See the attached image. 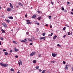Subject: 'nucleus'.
<instances>
[{"label": "nucleus", "mask_w": 73, "mask_h": 73, "mask_svg": "<svg viewBox=\"0 0 73 73\" xmlns=\"http://www.w3.org/2000/svg\"><path fill=\"white\" fill-rule=\"evenodd\" d=\"M0 64L1 66H4V67H7L8 66V64H3V63H0Z\"/></svg>", "instance_id": "obj_1"}, {"label": "nucleus", "mask_w": 73, "mask_h": 73, "mask_svg": "<svg viewBox=\"0 0 73 73\" xmlns=\"http://www.w3.org/2000/svg\"><path fill=\"white\" fill-rule=\"evenodd\" d=\"M2 25L5 28H6L7 27V25L6 24V23H2Z\"/></svg>", "instance_id": "obj_2"}, {"label": "nucleus", "mask_w": 73, "mask_h": 73, "mask_svg": "<svg viewBox=\"0 0 73 73\" xmlns=\"http://www.w3.org/2000/svg\"><path fill=\"white\" fill-rule=\"evenodd\" d=\"M36 54V52H32L31 54L30 55V56H32L35 55Z\"/></svg>", "instance_id": "obj_3"}, {"label": "nucleus", "mask_w": 73, "mask_h": 73, "mask_svg": "<svg viewBox=\"0 0 73 73\" xmlns=\"http://www.w3.org/2000/svg\"><path fill=\"white\" fill-rule=\"evenodd\" d=\"M7 23H9L10 22V20L9 19H5L4 20Z\"/></svg>", "instance_id": "obj_4"}, {"label": "nucleus", "mask_w": 73, "mask_h": 73, "mask_svg": "<svg viewBox=\"0 0 73 73\" xmlns=\"http://www.w3.org/2000/svg\"><path fill=\"white\" fill-rule=\"evenodd\" d=\"M52 56L53 57H54L56 56V54H55V53H52Z\"/></svg>", "instance_id": "obj_5"}, {"label": "nucleus", "mask_w": 73, "mask_h": 73, "mask_svg": "<svg viewBox=\"0 0 73 73\" xmlns=\"http://www.w3.org/2000/svg\"><path fill=\"white\" fill-rule=\"evenodd\" d=\"M65 66V69L66 70H68V64H66V66Z\"/></svg>", "instance_id": "obj_6"}, {"label": "nucleus", "mask_w": 73, "mask_h": 73, "mask_svg": "<svg viewBox=\"0 0 73 73\" xmlns=\"http://www.w3.org/2000/svg\"><path fill=\"white\" fill-rule=\"evenodd\" d=\"M15 50V52H16L19 51V50L17 49L16 48H14Z\"/></svg>", "instance_id": "obj_7"}, {"label": "nucleus", "mask_w": 73, "mask_h": 73, "mask_svg": "<svg viewBox=\"0 0 73 73\" xmlns=\"http://www.w3.org/2000/svg\"><path fill=\"white\" fill-rule=\"evenodd\" d=\"M36 17V15H35L32 16V18L33 19H35Z\"/></svg>", "instance_id": "obj_8"}, {"label": "nucleus", "mask_w": 73, "mask_h": 73, "mask_svg": "<svg viewBox=\"0 0 73 73\" xmlns=\"http://www.w3.org/2000/svg\"><path fill=\"white\" fill-rule=\"evenodd\" d=\"M41 19V16L38 17L37 19L38 20H40Z\"/></svg>", "instance_id": "obj_9"}, {"label": "nucleus", "mask_w": 73, "mask_h": 73, "mask_svg": "<svg viewBox=\"0 0 73 73\" xmlns=\"http://www.w3.org/2000/svg\"><path fill=\"white\" fill-rule=\"evenodd\" d=\"M1 31H2V33H5V30H4L1 29Z\"/></svg>", "instance_id": "obj_10"}, {"label": "nucleus", "mask_w": 73, "mask_h": 73, "mask_svg": "<svg viewBox=\"0 0 73 73\" xmlns=\"http://www.w3.org/2000/svg\"><path fill=\"white\" fill-rule=\"evenodd\" d=\"M8 18H9L10 19H13V18L12 16H11V17H8Z\"/></svg>", "instance_id": "obj_11"}, {"label": "nucleus", "mask_w": 73, "mask_h": 73, "mask_svg": "<svg viewBox=\"0 0 73 73\" xmlns=\"http://www.w3.org/2000/svg\"><path fill=\"white\" fill-rule=\"evenodd\" d=\"M7 10L8 11H11V9L10 8H9L7 9Z\"/></svg>", "instance_id": "obj_12"}, {"label": "nucleus", "mask_w": 73, "mask_h": 73, "mask_svg": "<svg viewBox=\"0 0 73 73\" xmlns=\"http://www.w3.org/2000/svg\"><path fill=\"white\" fill-rule=\"evenodd\" d=\"M52 63H56V62L55 61H53V60H52V61H50Z\"/></svg>", "instance_id": "obj_13"}, {"label": "nucleus", "mask_w": 73, "mask_h": 73, "mask_svg": "<svg viewBox=\"0 0 73 73\" xmlns=\"http://www.w3.org/2000/svg\"><path fill=\"white\" fill-rule=\"evenodd\" d=\"M33 63H35V64L36 63V60H34L33 61Z\"/></svg>", "instance_id": "obj_14"}, {"label": "nucleus", "mask_w": 73, "mask_h": 73, "mask_svg": "<svg viewBox=\"0 0 73 73\" xmlns=\"http://www.w3.org/2000/svg\"><path fill=\"white\" fill-rule=\"evenodd\" d=\"M19 62L20 63V64H21L22 65L23 63H22V61L21 60V59H20L19 60Z\"/></svg>", "instance_id": "obj_15"}, {"label": "nucleus", "mask_w": 73, "mask_h": 73, "mask_svg": "<svg viewBox=\"0 0 73 73\" xmlns=\"http://www.w3.org/2000/svg\"><path fill=\"white\" fill-rule=\"evenodd\" d=\"M18 4L20 5H21L22 6H23V5L21 3H19Z\"/></svg>", "instance_id": "obj_16"}, {"label": "nucleus", "mask_w": 73, "mask_h": 73, "mask_svg": "<svg viewBox=\"0 0 73 73\" xmlns=\"http://www.w3.org/2000/svg\"><path fill=\"white\" fill-rule=\"evenodd\" d=\"M57 36H54V37H53V39H56V37H57Z\"/></svg>", "instance_id": "obj_17"}, {"label": "nucleus", "mask_w": 73, "mask_h": 73, "mask_svg": "<svg viewBox=\"0 0 73 73\" xmlns=\"http://www.w3.org/2000/svg\"><path fill=\"white\" fill-rule=\"evenodd\" d=\"M8 54V53L7 52H5V55H7Z\"/></svg>", "instance_id": "obj_18"}, {"label": "nucleus", "mask_w": 73, "mask_h": 73, "mask_svg": "<svg viewBox=\"0 0 73 73\" xmlns=\"http://www.w3.org/2000/svg\"><path fill=\"white\" fill-rule=\"evenodd\" d=\"M27 24H31L32 23L31 22H27Z\"/></svg>", "instance_id": "obj_19"}, {"label": "nucleus", "mask_w": 73, "mask_h": 73, "mask_svg": "<svg viewBox=\"0 0 73 73\" xmlns=\"http://www.w3.org/2000/svg\"><path fill=\"white\" fill-rule=\"evenodd\" d=\"M46 71V70H43L42 72V73H45V71Z\"/></svg>", "instance_id": "obj_20"}, {"label": "nucleus", "mask_w": 73, "mask_h": 73, "mask_svg": "<svg viewBox=\"0 0 73 73\" xmlns=\"http://www.w3.org/2000/svg\"><path fill=\"white\" fill-rule=\"evenodd\" d=\"M53 35V33H52L51 34H49V36H51Z\"/></svg>", "instance_id": "obj_21"}, {"label": "nucleus", "mask_w": 73, "mask_h": 73, "mask_svg": "<svg viewBox=\"0 0 73 73\" xmlns=\"http://www.w3.org/2000/svg\"><path fill=\"white\" fill-rule=\"evenodd\" d=\"M39 68V66H37L36 67V69H38Z\"/></svg>", "instance_id": "obj_22"}, {"label": "nucleus", "mask_w": 73, "mask_h": 73, "mask_svg": "<svg viewBox=\"0 0 73 73\" xmlns=\"http://www.w3.org/2000/svg\"><path fill=\"white\" fill-rule=\"evenodd\" d=\"M42 35L43 36H44L45 35V33H42Z\"/></svg>", "instance_id": "obj_23"}, {"label": "nucleus", "mask_w": 73, "mask_h": 73, "mask_svg": "<svg viewBox=\"0 0 73 73\" xmlns=\"http://www.w3.org/2000/svg\"><path fill=\"white\" fill-rule=\"evenodd\" d=\"M68 35H71L70 33V32H69L68 34Z\"/></svg>", "instance_id": "obj_24"}, {"label": "nucleus", "mask_w": 73, "mask_h": 73, "mask_svg": "<svg viewBox=\"0 0 73 73\" xmlns=\"http://www.w3.org/2000/svg\"><path fill=\"white\" fill-rule=\"evenodd\" d=\"M13 42L14 43H15V44H17V43L14 40H13Z\"/></svg>", "instance_id": "obj_25"}, {"label": "nucleus", "mask_w": 73, "mask_h": 73, "mask_svg": "<svg viewBox=\"0 0 73 73\" xmlns=\"http://www.w3.org/2000/svg\"><path fill=\"white\" fill-rule=\"evenodd\" d=\"M66 29V27H64L63 28V30L64 31H65Z\"/></svg>", "instance_id": "obj_26"}, {"label": "nucleus", "mask_w": 73, "mask_h": 73, "mask_svg": "<svg viewBox=\"0 0 73 73\" xmlns=\"http://www.w3.org/2000/svg\"><path fill=\"white\" fill-rule=\"evenodd\" d=\"M26 21H27V22H30V21L29 20H26Z\"/></svg>", "instance_id": "obj_27"}, {"label": "nucleus", "mask_w": 73, "mask_h": 73, "mask_svg": "<svg viewBox=\"0 0 73 73\" xmlns=\"http://www.w3.org/2000/svg\"><path fill=\"white\" fill-rule=\"evenodd\" d=\"M0 39L1 40H3L4 39V38L2 37H1Z\"/></svg>", "instance_id": "obj_28"}, {"label": "nucleus", "mask_w": 73, "mask_h": 73, "mask_svg": "<svg viewBox=\"0 0 73 73\" xmlns=\"http://www.w3.org/2000/svg\"><path fill=\"white\" fill-rule=\"evenodd\" d=\"M62 11H64V7H62Z\"/></svg>", "instance_id": "obj_29"}, {"label": "nucleus", "mask_w": 73, "mask_h": 73, "mask_svg": "<svg viewBox=\"0 0 73 73\" xmlns=\"http://www.w3.org/2000/svg\"><path fill=\"white\" fill-rule=\"evenodd\" d=\"M48 17H49V19H51V16H49Z\"/></svg>", "instance_id": "obj_30"}, {"label": "nucleus", "mask_w": 73, "mask_h": 73, "mask_svg": "<svg viewBox=\"0 0 73 73\" xmlns=\"http://www.w3.org/2000/svg\"><path fill=\"white\" fill-rule=\"evenodd\" d=\"M42 39H43L44 40H45V37H42Z\"/></svg>", "instance_id": "obj_31"}, {"label": "nucleus", "mask_w": 73, "mask_h": 73, "mask_svg": "<svg viewBox=\"0 0 73 73\" xmlns=\"http://www.w3.org/2000/svg\"><path fill=\"white\" fill-rule=\"evenodd\" d=\"M57 45L58 46H59V47H61V46H60L59 44H58Z\"/></svg>", "instance_id": "obj_32"}, {"label": "nucleus", "mask_w": 73, "mask_h": 73, "mask_svg": "<svg viewBox=\"0 0 73 73\" xmlns=\"http://www.w3.org/2000/svg\"><path fill=\"white\" fill-rule=\"evenodd\" d=\"M38 56L39 58H41V54H39V55Z\"/></svg>", "instance_id": "obj_33"}, {"label": "nucleus", "mask_w": 73, "mask_h": 73, "mask_svg": "<svg viewBox=\"0 0 73 73\" xmlns=\"http://www.w3.org/2000/svg\"><path fill=\"white\" fill-rule=\"evenodd\" d=\"M10 7H11V8L13 9V6H12V5L10 6Z\"/></svg>", "instance_id": "obj_34"}, {"label": "nucleus", "mask_w": 73, "mask_h": 73, "mask_svg": "<svg viewBox=\"0 0 73 73\" xmlns=\"http://www.w3.org/2000/svg\"><path fill=\"white\" fill-rule=\"evenodd\" d=\"M10 70L11 71H14V70H13V68H11V70Z\"/></svg>", "instance_id": "obj_35"}, {"label": "nucleus", "mask_w": 73, "mask_h": 73, "mask_svg": "<svg viewBox=\"0 0 73 73\" xmlns=\"http://www.w3.org/2000/svg\"><path fill=\"white\" fill-rule=\"evenodd\" d=\"M63 63L64 64H66V62L65 61H63Z\"/></svg>", "instance_id": "obj_36"}, {"label": "nucleus", "mask_w": 73, "mask_h": 73, "mask_svg": "<svg viewBox=\"0 0 73 73\" xmlns=\"http://www.w3.org/2000/svg\"><path fill=\"white\" fill-rule=\"evenodd\" d=\"M27 13L26 14V15H25V17H26V18L27 17Z\"/></svg>", "instance_id": "obj_37"}, {"label": "nucleus", "mask_w": 73, "mask_h": 73, "mask_svg": "<svg viewBox=\"0 0 73 73\" xmlns=\"http://www.w3.org/2000/svg\"><path fill=\"white\" fill-rule=\"evenodd\" d=\"M70 4V2H67V5H68L69 4Z\"/></svg>", "instance_id": "obj_38"}, {"label": "nucleus", "mask_w": 73, "mask_h": 73, "mask_svg": "<svg viewBox=\"0 0 73 73\" xmlns=\"http://www.w3.org/2000/svg\"><path fill=\"white\" fill-rule=\"evenodd\" d=\"M18 64H19V66H20L21 65V64H20V63L19 61H18Z\"/></svg>", "instance_id": "obj_39"}, {"label": "nucleus", "mask_w": 73, "mask_h": 73, "mask_svg": "<svg viewBox=\"0 0 73 73\" xmlns=\"http://www.w3.org/2000/svg\"><path fill=\"white\" fill-rule=\"evenodd\" d=\"M6 51V50H5V49H4L3 50V51L4 52H5Z\"/></svg>", "instance_id": "obj_40"}, {"label": "nucleus", "mask_w": 73, "mask_h": 73, "mask_svg": "<svg viewBox=\"0 0 73 73\" xmlns=\"http://www.w3.org/2000/svg\"><path fill=\"white\" fill-rule=\"evenodd\" d=\"M9 4H10V6L12 5V4H11V3H10Z\"/></svg>", "instance_id": "obj_41"}, {"label": "nucleus", "mask_w": 73, "mask_h": 73, "mask_svg": "<svg viewBox=\"0 0 73 73\" xmlns=\"http://www.w3.org/2000/svg\"><path fill=\"white\" fill-rule=\"evenodd\" d=\"M9 4H10V6L12 5V4H11V3H10Z\"/></svg>", "instance_id": "obj_42"}, {"label": "nucleus", "mask_w": 73, "mask_h": 73, "mask_svg": "<svg viewBox=\"0 0 73 73\" xmlns=\"http://www.w3.org/2000/svg\"><path fill=\"white\" fill-rule=\"evenodd\" d=\"M15 57L16 58H18V56H17V55L15 56Z\"/></svg>", "instance_id": "obj_43"}, {"label": "nucleus", "mask_w": 73, "mask_h": 73, "mask_svg": "<svg viewBox=\"0 0 73 73\" xmlns=\"http://www.w3.org/2000/svg\"><path fill=\"white\" fill-rule=\"evenodd\" d=\"M39 39H40V40L42 39V37H40V38Z\"/></svg>", "instance_id": "obj_44"}, {"label": "nucleus", "mask_w": 73, "mask_h": 73, "mask_svg": "<svg viewBox=\"0 0 73 73\" xmlns=\"http://www.w3.org/2000/svg\"><path fill=\"white\" fill-rule=\"evenodd\" d=\"M29 41H31V42H32V40H31V39H30L29 40Z\"/></svg>", "instance_id": "obj_45"}, {"label": "nucleus", "mask_w": 73, "mask_h": 73, "mask_svg": "<svg viewBox=\"0 0 73 73\" xmlns=\"http://www.w3.org/2000/svg\"><path fill=\"white\" fill-rule=\"evenodd\" d=\"M51 3L52 4V5H53L54 3L52 2V1H51Z\"/></svg>", "instance_id": "obj_46"}, {"label": "nucleus", "mask_w": 73, "mask_h": 73, "mask_svg": "<svg viewBox=\"0 0 73 73\" xmlns=\"http://www.w3.org/2000/svg\"><path fill=\"white\" fill-rule=\"evenodd\" d=\"M22 42H25V40H22Z\"/></svg>", "instance_id": "obj_47"}, {"label": "nucleus", "mask_w": 73, "mask_h": 73, "mask_svg": "<svg viewBox=\"0 0 73 73\" xmlns=\"http://www.w3.org/2000/svg\"><path fill=\"white\" fill-rule=\"evenodd\" d=\"M46 25V26L47 27H48V25L47 24H46V25Z\"/></svg>", "instance_id": "obj_48"}, {"label": "nucleus", "mask_w": 73, "mask_h": 73, "mask_svg": "<svg viewBox=\"0 0 73 73\" xmlns=\"http://www.w3.org/2000/svg\"><path fill=\"white\" fill-rule=\"evenodd\" d=\"M30 44L31 45H32L33 44L32 43H30Z\"/></svg>", "instance_id": "obj_49"}, {"label": "nucleus", "mask_w": 73, "mask_h": 73, "mask_svg": "<svg viewBox=\"0 0 73 73\" xmlns=\"http://www.w3.org/2000/svg\"><path fill=\"white\" fill-rule=\"evenodd\" d=\"M32 38L33 39H35V38L34 37H32Z\"/></svg>", "instance_id": "obj_50"}, {"label": "nucleus", "mask_w": 73, "mask_h": 73, "mask_svg": "<svg viewBox=\"0 0 73 73\" xmlns=\"http://www.w3.org/2000/svg\"><path fill=\"white\" fill-rule=\"evenodd\" d=\"M13 52V50H10V53H12Z\"/></svg>", "instance_id": "obj_51"}, {"label": "nucleus", "mask_w": 73, "mask_h": 73, "mask_svg": "<svg viewBox=\"0 0 73 73\" xmlns=\"http://www.w3.org/2000/svg\"><path fill=\"white\" fill-rule=\"evenodd\" d=\"M29 32H26V34L28 35V34H29Z\"/></svg>", "instance_id": "obj_52"}, {"label": "nucleus", "mask_w": 73, "mask_h": 73, "mask_svg": "<svg viewBox=\"0 0 73 73\" xmlns=\"http://www.w3.org/2000/svg\"><path fill=\"white\" fill-rule=\"evenodd\" d=\"M39 70L40 72H41V71H42V70H41V69H39Z\"/></svg>", "instance_id": "obj_53"}, {"label": "nucleus", "mask_w": 73, "mask_h": 73, "mask_svg": "<svg viewBox=\"0 0 73 73\" xmlns=\"http://www.w3.org/2000/svg\"><path fill=\"white\" fill-rule=\"evenodd\" d=\"M66 36V35H64V36H63V37L64 38H65Z\"/></svg>", "instance_id": "obj_54"}, {"label": "nucleus", "mask_w": 73, "mask_h": 73, "mask_svg": "<svg viewBox=\"0 0 73 73\" xmlns=\"http://www.w3.org/2000/svg\"><path fill=\"white\" fill-rule=\"evenodd\" d=\"M37 12H38V13H40V11H37Z\"/></svg>", "instance_id": "obj_55"}, {"label": "nucleus", "mask_w": 73, "mask_h": 73, "mask_svg": "<svg viewBox=\"0 0 73 73\" xmlns=\"http://www.w3.org/2000/svg\"><path fill=\"white\" fill-rule=\"evenodd\" d=\"M71 69H72V70L73 71V68L72 67Z\"/></svg>", "instance_id": "obj_56"}, {"label": "nucleus", "mask_w": 73, "mask_h": 73, "mask_svg": "<svg viewBox=\"0 0 73 73\" xmlns=\"http://www.w3.org/2000/svg\"><path fill=\"white\" fill-rule=\"evenodd\" d=\"M71 14H72L73 15V12H71Z\"/></svg>", "instance_id": "obj_57"}, {"label": "nucleus", "mask_w": 73, "mask_h": 73, "mask_svg": "<svg viewBox=\"0 0 73 73\" xmlns=\"http://www.w3.org/2000/svg\"><path fill=\"white\" fill-rule=\"evenodd\" d=\"M37 25H39L40 24H39V23H37Z\"/></svg>", "instance_id": "obj_58"}, {"label": "nucleus", "mask_w": 73, "mask_h": 73, "mask_svg": "<svg viewBox=\"0 0 73 73\" xmlns=\"http://www.w3.org/2000/svg\"><path fill=\"white\" fill-rule=\"evenodd\" d=\"M65 26H66V27H69V26H68L67 25H66Z\"/></svg>", "instance_id": "obj_59"}, {"label": "nucleus", "mask_w": 73, "mask_h": 73, "mask_svg": "<svg viewBox=\"0 0 73 73\" xmlns=\"http://www.w3.org/2000/svg\"><path fill=\"white\" fill-rule=\"evenodd\" d=\"M52 27V26H50V28H51Z\"/></svg>", "instance_id": "obj_60"}, {"label": "nucleus", "mask_w": 73, "mask_h": 73, "mask_svg": "<svg viewBox=\"0 0 73 73\" xmlns=\"http://www.w3.org/2000/svg\"><path fill=\"white\" fill-rule=\"evenodd\" d=\"M25 40H26V41H27V39H26V38L25 39Z\"/></svg>", "instance_id": "obj_61"}, {"label": "nucleus", "mask_w": 73, "mask_h": 73, "mask_svg": "<svg viewBox=\"0 0 73 73\" xmlns=\"http://www.w3.org/2000/svg\"><path fill=\"white\" fill-rule=\"evenodd\" d=\"M1 45V42H0V45Z\"/></svg>", "instance_id": "obj_62"}, {"label": "nucleus", "mask_w": 73, "mask_h": 73, "mask_svg": "<svg viewBox=\"0 0 73 73\" xmlns=\"http://www.w3.org/2000/svg\"><path fill=\"white\" fill-rule=\"evenodd\" d=\"M17 73H20V72L19 71H18Z\"/></svg>", "instance_id": "obj_63"}, {"label": "nucleus", "mask_w": 73, "mask_h": 73, "mask_svg": "<svg viewBox=\"0 0 73 73\" xmlns=\"http://www.w3.org/2000/svg\"><path fill=\"white\" fill-rule=\"evenodd\" d=\"M71 35H72V33L71 32Z\"/></svg>", "instance_id": "obj_64"}]
</instances>
